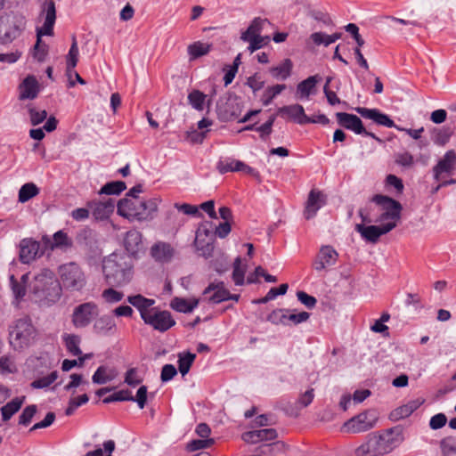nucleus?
I'll return each instance as SVG.
<instances>
[{
  "instance_id": "f257e3e1",
  "label": "nucleus",
  "mask_w": 456,
  "mask_h": 456,
  "mask_svg": "<svg viewBox=\"0 0 456 456\" xmlns=\"http://www.w3.org/2000/svg\"><path fill=\"white\" fill-rule=\"evenodd\" d=\"M374 200L382 206V213L373 223H381V225H364L363 223L355 225V231L362 239L371 243L378 242L380 236L388 233L397 226L403 209L399 201L388 196L377 194L374 195Z\"/></svg>"
},
{
  "instance_id": "f03ea898",
  "label": "nucleus",
  "mask_w": 456,
  "mask_h": 456,
  "mask_svg": "<svg viewBox=\"0 0 456 456\" xmlns=\"http://www.w3.org/2000/svg\"><path fill=\"white\" fill-rule=\"evenodd\" d=\"M403 441L400 429H379L369 435L365 443L354 450L355 456H381L390 452Z\"/></svg>"
},
{
  "instance_id": "7ed1b4c3",
  "label": "nucleus",
  "mask_w": 456,
  "mask_h": 456,
  "mask_svg": "<svg viewBox=\"0 0 456 456\" xmlns=\"http://www.w3.org/2000/svg\"><path fill=\"white\" fill-rule=\"evenodd\" d=\"M133 261L125 253H113L103 260L102 271L109 283L126 284L132 278Z\"/></svg>"
},
{
  "instance_id": "20e7f679",
  "label": "nucleus",
  "mask_w": 456,
  "mask_h": 456,
  "mask_svg": "<svg viewBox=\"0 0 456 456\" xmlns=\"http://www.w3.org/2000/svg\"><path fill=\"white\" fill-rule=\"evenodd\" d=\"M159 202L157 198L148 200L124 198L118 202L117 211L118 215L129 220L147 221L153 218Z\"/></svg>"
},
{
  "instance_id": "39448f33",
  "label": "nucleus",
  "mask_w": 456,
  "mask_h": 456,
  "mask_svg": "<svg viewBox=\"0 0 456 456\" xmlns=\"http://www.w3.org/2000/svg\"><path fill=\"white\" fill-rule=\"evenodd\" d=\"M32 292L41 301L50 305L58 301L61 295V286L49 269H43L34 277L30 284Z\"/></svg>"
},
{
  "instance_id": "423d86ee",
  "label": "nucleus",
  "mask_w": 456,
  "mask_h": 456,
  "mask_svg": "<svg viewBox=\"0 0 456 456\" xmlns=\"http://www.w3.org/2000/svg\"><path fill=\"white\" fill-rule=\"evenodd\" d=\"M35 328L27 318L16 320L9 328V341L15 350H20L29 346L35 336Z\"/></svg>"
},
{
  "instance_id": "0eeeda50",
  "label": "nucleus",
  "mask_w": 456,
  "mask_h": 456,
  "mask_svg": "<svg viewBox=\"0 0 456 456\" xmlns=\"http://www.w3.org/2000/svg\"><path fill=\"white\" fill-rule=\"evenodd\" d=\"M59 275L61 286L70 291H78L86 285V277L80 266L70 262L60 266Z\"/></svg>"
},
{
  "instance_id": "6e6552de",
  "label": "nucleus",
  "mask_w": 456,
  "mask_h": 456,
  "mask_svg": "<svg viewBox=\"0 0 456 456\" xmlns=\"http://www.w3.org/2000/svg\"><path fill=\"white\" fill-rule=\"evenodd\" d=\"M98 315V305L94 302H86L74 308L71 322L76 328L82 329L87 327Z\"/></svg>"
},
{
  "instance_id": "1a4fd4ad",
  "label": "nucleus",
  "mask_w": 456,
  "mask_h": 456,
  "mask_svg": "<svg viewBox=\"0 0 456 456\" xmlns=\"http://www.w3.org/2000/svg\"><path fill=\"white\" fill-rule=\"evenodd\" d=\"M24 28V21L20 17H1L0 18V43L6 45L12 43L20 37Z\"/></svg>"
},
{
  "instance_id": "9d476101",
  "label": "nucleus",
  "mask_w": 456,
  "mask_h": 456,
  "mask_svg": "<svg viewBox=\"0 0 456 456\" xmlns=\"http://www.w3.org/2000/svg\"><path fill=\"white\" fill-rule=\"evenodd\" d=\"M42 13L45 14V22L40 28L37 30V48L42 42L43 36H52L53 34V26L56 20L55 3L53 0H46L42 5Z\"/></svg>"
},
{
  "instance_id": "9b49d317",
  "label": "nucleus",
  "mask_w": 456,
  "mask_h": 456,
  "mask_svg": "<svg viewBox=\"0 0 456 456\" xmlns=\"http://www.w3.org/2000/svg\"><path fill=\"white\" fill-rule=\"evenodd\" d=\"M310 317L307 312H300L298 314L289 313L288 309L273 310L268 316V321L275 324L288 325L289 322L299 324L306 322Z\"/></svg>"
},
{
  "instance_id": "f8f14e48",
  "label": "nucleus",
  "mask_w": 456,
  "mask_h": 456,
  "mask_svg": "<svg viewBox=\"0 0 456 456\" xmlns=\"http://www.w3.org/2000/svg\"><path fill=\"white\" fill-rule=\"evenodd\" d=\"M143 322L161 332L167 331L175 324V321L168 311H158L156 309H153Z\"/></svg>"
},
{
  "instance_id": "ddd939ff",
  "label": "nucleus",
  "mask_w": 456,
  "mask_h": 456,
  "mask_svg": "<svg viewBox=\"0 0 456 456\" xmlns=\"http://www.w3.org/2000/svg\"><path fill=\"white\" fill-rule=\"evenodd\" d=\"M338 258V254L331 246H322L313 266L317 272H322L327 267L334 265Z\"/></svg>"
},
{
  "instance_id": "4468645a",
  "label": "nucleus",
  "mask_w": 456,
  "mask_h": 456,
  "mask_svg": "<svg viewBox=\"0 0 456 456\" xmlns=\"http://www.w3.org/2000/svg\"><path fill=\"white\" fill-rule=\"evenodd\" d=\"M40 243L31 238H25L20 242V260L23 264H29L40 256Z\"/></svg>"
},
{
  "instance_id": "2eb2a0df",
  "label": "nucleus",
  "mask_w": 456,
  "mask_h": 456,
  "mask_svg": "<svg viewBox=\"0 0 456 456\" xmlns=\"http://www.w3.org/2000/svg\"><path fill=\"white\" fill-rule=\"evenodd\" d=\"M456 168V153L453 150L445 152L444 157L433 167V176L439 181L443 174H452Z\"/></svg>"
},
{
  "instance_id": "dca6fc26",
  "label": "nucleus",
  "mask_w": 456,
  "mask_h": 456,
  "mask_svg": "<svg viewBox=\"0 0 456 456\" xmlns=\"http://www.w3.org/2000/svg\"><path fill=\"white\" fill-rule=\"evenodd\" d=\"M123 245L127 256H137L143 250L142 235L137 230H130L126 232L123 240Z\"/></svg>"
},
{
  "instance_id": "f3484780",
  "label": "nucleus",
  "mask_w": 456,
  "mask_h": 456,
  "mask_svg": "<svg viewBox=\"0 0 456 456\" xmlns=\"http://www.w3.org/2000/svg\"><path fill=\"white\" fill-rule=\"evenodd\" d=\"M379 419V412L370 409L349 419L344 428H372L377 425Z\"/></svg>"
},
{
  "instance_id": "a211bd4d",
  "label": "nucleus",
  "mask_w": 456,
  "mask_h": 456,
  "mask_svg": "<svg viewBox=\"0 0 456 456\" xmlns=\"http://www.w3.org/2000/svg\"><path fill=\"white\" fill-rule=\"evenodd\" d=\"M326 204V196L318 190L310 191L305 203L304 216L306 219L313 218L317 211Z\"/></svg>"
},
{
  "instance_id": "6ab92c4d",
  "label": "nucleus",
  "mask_w": 456,
  "mask_h": 456,
  "mask_svg": "<svg viewBox=\"0 0 456 456\" xmlns=\"http://www.w3.org/2000/svg\"><path fill=\"white\" fill-rule=\"evenodd\" d=\"M88 208L96 220H104L113 213L115 200L112 199L99 201L93 200L88 203Z\"/></svg>"
},
{
  "instance_id": "aec40b11",
  "label": "nucleus",
  "mask_w": 456,
  "mask_h": 456,
  "mask_svg": "<svg viewBox=\"0 0 456 456\" xmlns=\"http://www.w3.org/2000/svg\"><path fill=\"white\" fill-rule=\"evenodd\" d=\"M209 294L211 295L206 298L213 304H219L229 300V290L225 289L223 281L211 282L203 291V295L206 297Z\"/></svg>"
},
{
  "instance_id": "412c9836",
  "label": "nucleus",
  "mask_w": 456,
  "mask_h": 456,
  "mask_svg": "<svg viewBox=\"0 0 456 456\" xmlns=\"http://www.w3.org/2000/svg\"><path fill=\"white\" fill-rule=\"evenodd\" d=\"M278 114L298 125H305V120H307L304 107L297 103L279 108Z\"/></svg>"
},
{
  "instance_id": "4be33fe9",
  "label": "nucleus",
  "mask_w": 456,
  "mask_h": 456,
  "mask_svg": "<svg viewBox=\"0 0 456 456\" xmlns=\"http://www.w3.org/2000/svg\"><path fill=\"white\" fill-rule=\"evenodd\" d=\"M336 118L338 124L346 129L351 130L357 134H361L365 132V128L361 118L356 115L346 112H338L336 114Z\"/></svg>"
},
{
  "instance_id": "5701e85b",
  "label": "nucleus",
  "mask_w": 456,
  "mask_h": 456,
  "mask_svg": "<svg viewBox=\"0 0 456 456\" xmlns=\"http://www.w3.org/2000/svg\"><path fill=\"white\" fill-rule=\"evenodd\" d=\"M20 100H33L39 93V84L34 76H28L19 86Z\"/></svg>"
},
{
  "instance_id": "b1692460",
  "label": "nucleus",
  "mask_w": 456,
  "mask_h": 456,
  "mask_svg": "<svg viewBox=\"0 0 456 456\" xmlns=\"http://www.w3.org/2000/svg\"><path fill=\"white\" fill-rule=\"evenodd\" d=\"M277 437L276 429H253L242 434L241 438L248 444L272 441Z\"/></svg>"
},
{
  "instance_id": "393cba45",
  "label": "nucleus",
  "mask_w": 456,
  "mask_h": 456,
  "mask_svg": "<svg viewBox=\"0 0 456 456\" xmlns=\"http://www.w3.org/2000/svg\"><path fill=\"white\" fill-rule=\"evenodd\" d=\"M355 110L363 118L373 120L378 125L387 127H395V122L386 114L381 113L376 109H367L358 107Z\"/></svg>"
},
{
  "instance_id": "a878e982",
  "label": "nucleus",
  "mask_w": 456,
  "mask_h": 456,
  "mask_svg": "<svg viewBox=\"0 0 456 456\" xmlns=\"http://www.w3.org/2000/svg\"><path fill=\"white\" fill-rule=\"evenodd\" d=\"M382 206L374 200V196L366 203L363 208L359 209V216L363 224H371L382 213Z\"/></svg>"
},
{
  "instance_id": "bb28decb",
  "label": "nucleus",
  "mask_w": 456,
  "mask_h": 456,
  "mask_svg": "<svg viewBox=\"0 0 456 456\" xmlns=\"http://www.w3.org/2000/svg\"><path fill=\"white\" fill-rule=\"evenodd\" d=\"M175 249L167 243L159 241L155 243L151 248V256L158 262H169L174 256Z\"/></svg>"
},
{
  "instance_id": "cd10ccee",
  "label": "nucleus",
  "mask_w": 456,
  "mask_h": 456,
  "mask_svg": "<svg viewBox=\"0 0 456 456\" xmlns=\"http://www.w3.org/2000/svg\"><path fill=\"white\" fill-rule=\"evenodd\" d=\"M127 301L140 312L141 318L143 321L153 311L151 306L155 304V300L144 297L140 294L129 296Z\"/></svg>"
},
{
  "instance_id": "c85d7f7f",
  "label": "nucleus",
  "mask_w": 456,
  "mask_h": 456,
  "mask_svg": "<svg viewBox=\"0 0 456 456\" xmlns=\"http://www.w3.org/2000/svg\"><path fill=\"white\" fill-rule=\"evenodd\" d=\"M321 80L319 75L310 76L306 79L301 81L297 86L296 95L298 99H309L311 94H314L316 85Z\"/></svg>"
},
{
  "instance_id": "c756f323",
  "label": "nucleus",
  "mask_w": 456,
  "mask_h": 456,
  "mask_svg": "<svg viewBox=\"0 0 456 456\" xmlns=\"http://www.w3.org/2000/svg\"><path fill=\"white\" fill-rule=\"evenodd\" d=\"M93 330L102 336L112 334L116 330L115 320L111 316L102 315L94 322Z\"/></svg>"
},
{
  "instance_id": "7c9ffc66",
  "label": "nucleus",
  "mask_w": 456,
  "mask_h": 456,
  "mask_svg": "<svg viewBox=\"0 0 456 456\" xmlns=\"http://www.w3.org/2000/svg\"><path fill=\"white\" fill-rule=\"evenodd\" d=\"M293 62L290 59H284L281 63L269 69L271 76L277 80H286L291 76Z\"/></svg>"
},
{
  "instance_id": "2f4dec72",
  "label": "nucleus",
  "mask_w": 456,
  "mask_h": 456,
  "mask_svg": "<svg viewBox=\"0 0 456 456\" xmlns=\"http://www.w3.org/2000/svg\"><path fill=\"white\" fill-rule=\"evenodd\" d=\"M78 46L77 42L76 39V37H72V44L69 48V51L67 54V68H66V73L69 79H71V72L75 69V67L77 64L78 61ZM75 86V82L72 80H69V86L72 87Z\"/></svg>"
},
{
  "instance_id": "473e14b6",
  "label": "nucleus",
  "mask_w": 456,
  "mask_h": 456,
  "mask_svg": "<svg viewBox=\"0 0 456 456\" xmlns=\"http://www.w3.org/2000/svg\"><path fill=\"white\" fill-rule=\"evenodd\" d=\"M212 48V45L201 41L194 42L188 45L187 53L190 61L196 60L201 56L207 55Z\"/></svg>"
},
{
  "instance_id": "72a5a7b5",
  "label": "nucleus",
  "mask_w": 456,
  "mask_h": 456,
  "mask_svg": "<svg viewBox=\"0 0 456 456\" xmlns=\"http://www.w3.org/2000/svg\"><path fill=\"white\" fill-rule=\"evenodd\" d=\"M201 237L202 230L198 229L196 238L194 240V245L200 256H204L205 258H208L212 256V253L214 251V245L213 242L206 241L204 239H201Z\"/></svg>"
},
{
  "instance_id": "f704fd0d",
  "label": "nucleus",
  "mask_w": 456,
  "mask_h": 456,
  "mask_svg": "<svg viewBox=\"0 0 456 456\" xmlns=\"http://www.w3.org/2000/svg\"><path fill=\"white\" fill-rule=\"evenodd\" d=\"M269 21L266 19L255 18L249 27L241 33L240 39H248V37L260 36L265 25H268Z\"/></svg>"
},
{
  "instance_id": "c9c22d12",
  "label": "nucleus",
  "mask_w": 456,
  "mask_h": 456,
  "mask_svg": "<svg viewBox=\"0 0 456 456\" xmlns=\"http://www.w3.org/2000/svg\"><path fill=\"white\" fill-rule=\"evenodd\" d=\"M25 397H15L11 402L6 403L1 408L2 417L4 420H8L15 414L21 407Z\"/></svg>"
},
{
  "instance_id": "e433bc0d",
  "label": "nucleus",
  "mask_w": 456,
  "mask_h": 456,
  "mask_svg": "<svg viewBox=\"0 0 456 456\" xmlns=\"http://www.w3.org/2000/svg\"><path fill=\"white\" fill-rule=\"evenodd\" d=\"M199 305L198 299L186 300L184 298L175 297L171 302V306L177 312L180 313H191Z\"/></svg>"
},
{
  "instance_id": "4c0bfd02",
  "label": "nucleus",
  "mask_w": 456,
  "mask_h": 456,
  "mask_svg": "<svg viewBox=\"0 0 456 456\" xmlns=\"http://www.w3.org/2000/svg\"><path fill=\"white\" fill-rule=\"evenodd\" d=\"M286 89V85L277 84L268 86L261 97V102L264 106H268L272 103L273 100Z\"/></svg>"
},
{
  "instance_id": "58836bf2",
  "label": "nucleus",
  "mask_w": 456,
  "mask_h": 456,
  "mask_svg": "<svg viewBox=\"0 0 456 456\" xmlns=\"http://www.w3.org/2000/svg\"><path fill=\"white\" fill-rule=\"evenodd\" d=\"M11 286L16 299H21L26 294V283L28 281V274H23L20 281L15 280L14 276L10 277Z\"/></svg>"
},
{
  "instance_id": "ea45409f",
  "label": "nucleus",
  "mask_w": 456,
  "mask_h": 456,
  "mask_svg": "<svg viewBox=\"0 0 456 456\" xmlns=\"http://www.w3.org/2000/svg\"><path fill=\"white\" fill-rule=\"evenodd\" d=\"M39 193L38 187L33 183L23 184L19 191V201L25 203Z\"/></svg>"
},
{
  "instance_id": "a19ab883",
  "label": "nucleus",
  "mask_w": 456,
  "mask_h": 456,
  "mask_svg": "<svg viewBox=\"0 0 456 456\" xmlns=\"http://www.w3.org/2000/svg\"><path fill=\"white\" fill-rule=\"evenodd\" d=\"M207 95L200 90H192L188 94L189 104L196 110L201 111L204 110Z\"/></svg>"
},
{
  "instance_id": "79ce46f5",
  "label": "nucleus",
  "mask_w": 456,
  "mask_h": 456,
  "mask_svg": "<svg viewBox=\"0 0 456 456\" xmlns=\"http://www.w3.org/2000/svg\"><path fill=\"white\" fill-rule=\"evenodd\" d=\"M72 246V240L62 231H59L53 234V242L50 248L52 249L61 248L67 249Z\"/></svg>"
},
{
  "instance_id": "37998d69",
  "label": "nucleus",
  "mask_w": 456,
  "mask_h": 456,
  "mask_svg": "<svg viewBox=\"0 0 456 456\" xmlns=\"http://www.w3.org/2000/svg\"><path fill=\"white\" fill-rule=\"evenodd\" d=\"M196 358V354L187 352L178 355V370L183 376L186 375Z\"/></svg>"
},
{
  "instance_id": "c03bdc74",
  "label": "nucleus",
  "mask_w": 456,
  "mask_h": 456,
  "mask_svg": "<svg viewBox=\"0 0 456 456\" xmlns=\"http://www.w3.org/2000/svg\"><path fill=\"white\" fill-rule=\"evenodd\" d=\"M65 346L67 350L75 356H78L82 354L79 344L80 338L77 335L67 334L64 336Z\"/></svg>"
},
{
  "instance_id": "a18cd8bd",
  "label": "nucleus",
  "mask_w": 456,
  "mask_h": 456,
  "mask_svg": "<svg viewBox=\"0 0 456 456\" xmlns=\"http://www.w3.org/2000/svg\"><path fill=\"white\" fill-rule=\"evenodd\" d=\"M240 162V160L231 159V158H226L224 159H220L217 162L216 167H217L219 173H221V174H225L228 172H237L238 169H240V167H239Z\"/></svg>"
},
{
  "instance_id": "49530a36",
  "label": "nucleus",
  "mask_w": 456,
  "mask_h": 456,
  "mask_svg": "<svg viewBox=\"0 0 456 456\" xmlns=\"http://www.w3.org/2000/svg\"><path fill=\"white\" fill-rule=\"evenodd\" d=\"M246 273V265H241V259L240 256L236 257L233 263L232 280L238 286L244 284V277Z\"/></svg>"
},
{
  "instance_id": "de8ad7c7",
  "label": "nucleus",
  "mask_w": 456,
  "mask_h": 456,
  "mask_svg": "<svg viewBox=\"0 0 456 456\" xmlns=\"http://www.w3.org/2000/svg\"><path fill=\"white\" fill-rule=\"evenodd\" d=\"M126 183L122 181H115L106 183L102 187L99 193L106 194V195H115L119 194L124 190H126Z\"/></svg>"
},
{
  "instance_id": "09e8293b",
  "label": "nucleus",
  "mask_w": 456,
  "mask_h": 456,
  "mask_svg": "<svg viewBox=\"0 0 456 456\" xmlns=\"http://www.w3.org/2000/svg\"><path fill=\"white\" fill-rule=\"evenodd\" d=\"M134 400V396L132 395L131 391L128 389L119 390L118 392L112 393L109 396L103 398L102 403H110L112 402H122V401H130Z\"/></svg>"
},
{
  "instance_id": "8fccbe9b",
  "label": "nucleus",
  "mask_w": 456,
  "mask_h": 456,
  "mask_svg": "<svg viewBox=\"0 0 456 456\" xmlns=\"http://www.w3.org/2000/svg\"><path fill=\"white\" fill-rule=\"evenodd\" d=\"M248 39H241V40L244 42L249 43L248 49L250 53H253V52L262 48L263 46L267 45L268 42L270 41L269 37L256 36V37H248Z\"/></svg>"
},
{
  "instance_id": "3c124183",
  "label": "nucleus",
  "mask_w": 456,
  "mask_h": 456,
  "mask_svg": "<svg viewBox=\"0 0 456 456\" xmlns=\"http://www.w3.org/2000/svg\"><path fill=\"white\" fill-rule=\"evenodd\" d=\"M58 379V372L53 371L49 375L39 378L31 383L34 388H45L52 385Z\"/></svg>"
},
{
  "instance_id": "603ef678",
  "label": "nucleus",
  "mask_w": 456,
  "mask_h": 456,
  "mask_svg": "<svg viewBox=\"0 0 456 456\" xmlns=\"http://www.w3.org/2000/svg\"><path fill=\"white\" fill-rule=\"evenodd\" d=\"M93 382L95 384H105L113 379V376L108 374L105 366H100L92 377Z\"/></svg>"
},
{
  "instance_id": "864d4df0",
  "label": "nucleus",
  "mask_w": 456,
  "mask_h": 456,
  "mask_svg": "<svg viewBox=\"0 0 456 456\" xmlns=\"http://www.w3.org/2000/svg\"><path fill=\"white\" fill-rule=\"evenodd\" d=\"M89 398L86 394L81 395L77 397H72L69 400V406L65 411L66 415H71L79 406L88 402Z\"/></svg>"
},
{
  "instance_id": "5fc2aeb1",
  "label": "nucleus",
  "mask_w": 456,
  "mask_h": 456,
  "mask_svg": "<svg viewBox=\"0 0 456 456\" xmlns=\"http://www.w3.org/2000/svg\"><path fill=\"white\" fill-rule=\"evenodd\" d=\"M37 412V406L32 404L27 406L19 417V424L27 426L31 422L32 418Z\"/></svg>"
},
{
  "instance_id": "6e6d98bb",
  "label": "nucleus",
  "mask_w": 456,
  "mask_h": 456,
  "mask_svg": "<svg viewBox=\"0 0 456 456\" xmlns=\"http://www.w3.org/2000/svg\"><path fill=\"white\" fill-rule=\"evenodd\" d=\"M17 371L14 362L7 356H2L0 358V373L10 374Z\"/></svg>"
},
{
  "instance_id": "4d7b16f0",
  "label": "nucleus",
  "mask_w": 456,
  "mask_h": 456,
  "mask_svg": "<svg viewBox=\"0 0 456 456\" xmlns=\"http://www.w3.org/2000/svg\"><path fill=\"white\" fill-rule=\"evenodd\" d=\"M214 443L213 439H194L188 443L187 450L190 452L198 451L200 449L208 448Z\"/></svg>"
},
{
  "instance_id": "13d9d810",
  "label": "nucleus",
  "mask_w": 456,
  "mask_h": 456,
  "mask_svg": "<svg viewBox=\"0 0 456 456\" xmlns=\"http://www.w3.org/2000/svg\"><path fill=\"white\" fill-rule=\"evenodd\" d=\"M452 134V131L451 128L440 129L435 135L434 142L437 145L444 146L449 142Z\"/></svg>"
},
{
  "instance_id": "bf43d9fd",
  "label": "nucleus",
  "mask_w": 456,
  "mask_h": 456,
  "mask_svg": "<svg viewBox=\"0 0 456 456\" xmlns=\"http://www.w3.org/2000/svg\"><path fill=\"white\" fill-rule=\"evenodd\" d=\"M104 300L108 303H117L122 300L124 295L122 292H119L114 289H107L103 290L102 294Z\"/></svg>"
},
{
  "instance_id": "052dcab7",
  "label": "nucleus",
  "mask_w": 456,
  "mask_h": 456,
  "mask_svg": "<svg viewBox=\"0 0 456 456\" xmlns=\"http://www.w3.org/2000/svg\"><path fill=\"white\" fill-rule=\"evenodd\" d=\"M28 112L30 122L33 126L42 123L47 117L45 110H37L35 108H29Z\"/></svg>"
},
{
  "instance_id": "680f3d73",
  "label": "nucleus",
  "mask_w": 456,
  "mask_h": 456,
  "mask_svg": "<svg viewBox=\"0 0 456 456\" xmlns=\"http://www.w3.org/2000/svg\"><path fill=\"white\" fill-rule=\"evenodd\" d=\"M142 381V378L138 376V371L135 368L129 369L125 376V382L131 386L136 387Z\"/></svg>"
},
{
  "instance_id": "e2e57ef3",
  "label": "nucleus",
  "mask_w": 456,
  "mask_h": 456,
  "mask_svg": "<svg viewBox=\"0 0 456 456\" xmlns=\"http://www.w3.org/2000/svg\"><path fill=\"white\" fill-rule=\"evenodd\" d=\"M412 412L411 411V410L409 409V407L404 404L401 407H398L397 409L394 410L391 413H390V419L393 420V421H397L401 419H404L408 416H410Z\"/></svg>"
},
{
  "instance_id": "0e129e2a",
  "label": "nucleus",
  "mask_w": 456,
  "mask_h": 456,
  "mask_svg": "<svg viewBox=\"0 0 456 456\" xmlns=\"http://www.w3.org/2000/svg\"><path fill=\"white\" fill-rule=\"evenodd\" d=\"M309 40H311L314 43V45L317 46L321 45H323L324 46H329L330 45H331L328 35L322 32L313 33L310 36Z\"/></svg>"
},
{
  "instance_id": "69168bd1",
  "label": "nucleus",
  "mask_w": 456,
  "mask_h": 456,
  "mask_svg": "<svg viewBox=\"0 0 456 456\" xmlns=\"http://www.w3.org/2000/svg\"><path fill=\"white\" fill-rule=\"evenodd\" d=\"M297 297L298 301H300L309 309L314 308L317 303V300L314 297L308 295L305 291H298L297 293Z\"/></svg>"
},
{
  "instance_id": "338daca9",
  "label": "nucleus",
  "mask_w": 456,
  "mask_h": 456,
  "mask_svg": "<svg viewBox=\"0 0 456 456\" xmlns=\"http://www.w3.org/2000/svg\"><path fill=\"white\" fill-rule=\"evenodd\" d=\"M177 374V370L173 364H166L162 367L160 379L162 382L171 380Z\"/></svg>"
},
{
  "instance_id": "774afa93",
  "label": "nucleus",
  "mask_w": 456,
  "mask_h": 456,
  "mask_svg": "<svg viewBox=\"0 0 456 456\" xmlns=\"http://www.w3.org/2000/svg\"><path fill=\"white\" fill-rule=\"evenodd\" d=\"M442 451L444 454L456 452V438L447 437L441 442Z\"/></svg>"
}]
</instances>
